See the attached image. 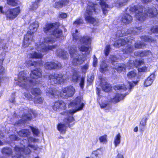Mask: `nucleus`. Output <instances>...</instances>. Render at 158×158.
I'll return each instance as SVG.
<instances>
[{
  "mask_svg": "<svg viewBox=\"0 0 158 158\" xmlns=\"http://www.w3.org/2000/svg\"><path fill=\"white\" fill-rule=\"evenodd\" d=\"M143 6L139 5L132 6L129 8H127L126 10L125 13L122 17V22L125 24L131 23L132 20V18L130 14L134 12L135 13V18L136 19L141 21H143L147 16H155L157 13L156 8L154 7L152 8L147 7L144 12H143Z\"/></svg>",
  "mask_w": 158,
  "mask_h": 158,
  "instance_id": "obj_1",
  "label": "nucleus"
},
{
  "mask_svg": "<svg viewBox=\"0 0 158 158\" xmlns=\"http://www.w3.org/2000/svg\"><path fill=\"white\" fill-rule=\"evenodd\" d=\"M55 41V39L53 38L52 36L44 38L36 47V50L39 52H32L30 53V57L32 58H41L43 57L41 53H46L49 50H52L56 47L57 46L56 45H50V44H52Z\"/></svg>",
  "mask_w": 158,
  "mask_h": 158,
  "instance_id": "obj_2",
  "label": "nucleus"
},
{
  "mask_svg": "<svg viewBox=\"0 0 158 158\" xmlns=\"http://www.w3.org/2000/svg\"><path fill=\"white\" fill-rule=\"evenodd\" d=\"M82 98L79 97L72 102L69 105L70 107L74 108L73 110H70L68 112H64V114L66 116V117L64 120L65 123L69 124V123L74 121V118L72 115L76 112L82 110L84 106V103L81 102Z\"/></svg>",
  "mask_w": 158,
  "mask_h": 158,
  "instance_id": "obj_3",
  "label": "nucleus"
},
{
  "mask_svg": "<svg viewBox=\"0 0 158 158\" xmlns=\"http://www.w3.org/2000/svg\"><path fill=\"white\" fill-rule=\"evenodd\" d=\"M73 39L75 41H78L80 45H78V48L81 51L85 52L86 54H89L91 50L89 44L91 42V38L89 36L81 37L78 34V31H75V33L72 34Z\"/></svg>",
  "mask_w": 158,
  "mask_h": 158,
  "instance_id": "obj_4",
  "label": "nucleus"
},
{
  "mask_svg": "<svg viewBox=\"0 0 158 158\" xmlns=\"http://www.w3.org/2000/svg\"><path fill=\"white\" fill-rule=\"evenodd\" d=\"M97 6V5H94L92 2H89L85 15V19L86 21L94 25H97L99 22L98 19L92 16V15L96 13V8Z\"/></svg>",
  "mask_w": 158,
  "mask_h": 158,
  "instance_id": "obj_5",
  "label": "nucleus"
},
{
  "mask_svg": "<svg viewBox=\"0 0 158 158\" xmlns=\"http://www.w3.org/2000/svg\"><path fill=\"white\" fill-rule=\"evenodd\" d=\"M39 27L38 23L37 21L32 23L28 28L27 34L24 35L23 46L24 48L27 47L33 40V34L37 30Z\"/></svg>",
  "mask_w": 158,
  "mask_h": 158,
  "instance_id": "obj_6",
  "label": "nucleus"
},
{
  "mask_svg": "<svg viewBox=\"0 0 158 158\" xmlns=\"http://www.w3.org/2000/svg\"><path fill=\"white\" fill-rule=\"evenodd\" d=\"M18 81V85L27 90L30 87L31 83L33 85L37 84L35 82H34L36 81H33V80H29L26 72L24 71H22L19 73Z\"/></svg>",
  "mask_w": 158,
  "mask_h": 158,
  "instance_id": "obj_7",
  "label": "nucleus"
},
{
  "mask_svg": "<svg viewBox=\"0 0 158 158\" xmlns=\"http://www.w3.org/2000/svg\"><path fill=\"white\" fill-rule=\"evenodd\" d=\"M129 37H125L124 39H120L116 41L114 44V46L119 48L121 46L124 45H127V47L123 50L124 54H129L135 50V48L131 45V41Z\"/></svg>",
  "mask_w": 158,
  "mask_h": 158,
  "instance_id": "obj_8",
  "label": "nucleus"
},
{
  "mask_svg": "<svg viewBox=\"0 0 158 158\" xmlns=\"http://www.w3.org/2000/svg\"><path fill=\"white\" fill-rule=\"evenodd\" d=\"M43 30L47 34H52L56 38H59L62 34V31L58 28L55 23L47 24L44 27Z\"/></svg>",
  "mask_w": 158,
  "mask_h": 158,
  "instance_id": "obj_9",
  "label": "nucleus"
},
{
  "mask_svg": "<svg viewBox=\"0 0 158 158\" xmlns=\"http://www.w3.org/2000/svg\"><path fill=\"white\" fill-rule=\"evenodd\" d=\"M69 50L70 55L73 58L72 63L75 66H78L82 64L84 60L81 56L79 55L76 50V48L74 45L69 47Z\"/></svg>",
  "mask_w": 158,
  "mask_h": 158,
  "instance_id": "obj_10",
  "label": "nucleus"
},
{
  "mask_svg": "<svg viewBox=\"0 0 158 158\" xmlns=\"http://www.w3.org/2000/svg\"><path fill=\"white\" fill-rule=\"evenodd\" d=\"M28 147L32 148L34 150H36L38 148L36 146L30 144H29L28 146H27L25 148H20L19 147L16 146L15 148V155L13 156L12 158H20L23 153L26 154L30 153L31 151L28 148Z\"/></svg>",
  "mask_w": 158,
  "mask_h": 158,
  "instance_id": "obj_11",
  "label": "nucleus"
},
{
  "mask_svg": "<svg viewBox=\"0 0 158 158\" xmlns=\"http://www.w3.org/2000/svg\"><path fill=\"white\" fill-rule=\"evenodd\" d=\"M69 78L67 75H62L61 74L53 73L48 77L49 82L51 84L53 85L58 83H61L64 82Z\"/></svg>",
  "mask_w": 158,
  "mask_h": 158,
  "instance_id": "obj_12",
  "label": "nucleus"
},
{
  "mask_svg": "<svg viewBox=\"0 0 158 158\" xmlns=\"http://www.w3.org/2000/svg\"><path fill=\"white\" fill-rule=\"evenodd\" d=\"M21 9L19 6L8 9L5 12L7 19L13 20L16 18L21 12Z\"/></svg>",
  "mask_w": 158,
  "mask_h": 158,
  "instance_id": "obj_13",
  "label": "nucleus"
},
{
  "mask_svg": "<svg viewBox=\"0 0 158 158\" xmlns=\"http://www.w3.org/2000/svg\"><path fill=\"white\" fill-rule=\"evenodd\" d=\"M142 30V28L141 27H136L134 28H131L130 29L127 31L125 32V31L122 30V31H118L116 34L117 36H122L127 35L129 34H134L136 32H137V30L138 31H141Z\"/></svg>",
  "mask_w": 158,
  "mask_h": 158,
  "instance_id": "obj_14",
  "label": "nucleus"
},
{
  "mask_svg": "<svg viewBox=\"0 0 158 158\" xmlns=\"http://www.w3.org/2000/svg\"><path fill=\"white\" fill-rule=\"evenodd\" d=\"M62 97L64 98H67L72 96L75 93V89L72 86L64 88L62 90Z\"/></svg>",
  "mask_w": 158,
  "mask_h": 158,
  "instance_id": "obj_15",
  "label": "nucleus"
},
{
  "mask_svg": "<svg viewBox=\"0 0 158 158\" xmlns=\"http://www.w3.org/2000/svg\"><path fill=\"white\" fill-rule=\"evenodd\" d=\"M44 67L46 69L51 70L61 68L62 65L60 63L48 62L45 63Z\"/></svg>",
  "mask_w": 158,
  "mask_h": 158,
  "instance_id": "obj_16",
  "label": "nucleus"
},
{
  "mask_svg": "<svg viewBox=\"0 0 158 158\" xmlns=\"http://www.w3.org/2000/svg\"><path fill=\"white\" fill-rule=\"evenodd\" d=\"M41 76V71L40 69H36L31 71L30 74V77L33 79H37Z\"/></svg>",
  "mask_w": 158,
  "mask_h": 158,
  "instance_id": "obj_17",
  "label": "nucleus"
},
{
  "mask_svg": "<svg viewBox=\"0 0 158 158\" xmlns=\"http://www.w3.org/2000/svg\"><path fill=\"white\" fill-rule=\"evenodd\" d=\"M38 141V140L37 139L33 138L32 137H30L28 139V140H27L26 139L22 140L21 141V147L20 148H25L27 146H28L29 144H30L29 143L30 142H36Z\"/></svg>",
  "mask_w": 158,
  "mask_h": 158,
  "instance_id": "obj_18",
  "label": "nucleus"
},
{
  "mask_svg": "<svg viewBox=\"0 0 158 158\" xmlns=\"http://www.w3.org/2000/svg\"><path fill=\"white\" fill-rule=\"evenodd\" d=\"M66 108V105L64 102L62 101H60L56 102L55 103L53 109L55 110H57L59 109L64 110Z\"/></svg>",
  "mask_w": 158,
  "mask_h": 158,
  "instance_id": "obj_19",
  "label": "nucleus"
},
{
  "mask_svg": "<svg viewBox=\"0 0 158 158\" xmlns=\"http://www.w3.org/2000/svg\"><path fill=\"white\" fill-rule=\"evenodd\" d=\"M100 85L102 89L106 92L110 91L111 89V85L106 82L104 78L101 79Z\"/></svg>",
  "mask_w": 158,
  "mask_h": 158,
  "instance_id": "obj_20",
  "label": "nucleus"
},
{
  "mask_svg": "<svg viewBox=\"0 0 158 158\" xmlns=\"http://www.w3.org/2000/svg\"><path fill=\"white\" fill-rule=\"evenodd\" d=\"M135 54L136 56L140 57H147L152 58V53L149 50H146L143 52H135Z\"/></svg>",
  "mask_w": 158,
  "mask_h": 158,
  "instance_id": "obj_21",
  "label": "nucleus"
},
{
  "mask_svg": "<svg viewBox=\"0 0 158 158\" xmlns=\"http://www.w3.org/2000/svg\"><path fill=\"white\" fill-rule=\"evenodd\" d=\"M98 1H100L99 2L101 6V7L104 14H106L108 13V11L112 7L110 6L106 3L103 0H97Z\"/></svg>",
  "mask_w": 158,
  "mask_h": 158,
  "instance_id": "obj_22",
  "label": "nucleus"
},
{
  "mask_svg": "<svg viewBox=\"0 0 158 158\" xmlns=\"http://www.w3.org/2000/svg\"><path fill=\"white\" fill-rule=\"evenodd\" d=\"M143 64V60L142 59L139 60H136L134 62L133 60H130L128 64H127V65H129V66H128L129 69L131 67L133 66H135L137 67L139 65H141Z\"/></svg>",
  "mask_w": 158,
  "mask_h": 158,
  "instance_id": "obj_23",
  "label": "nucleus"
},
{
  "mask_svg": "<svg viewBox=\"0 0 158 158\" xmlns=\"http://www.w3.org/2000/svg\"><path fill=\"white\" fill-rule=\"evenodd\" d=\"M155 74L152 73L146 79L144 82V85L146 86H148L151 85L155 79Z\"/></svg>",
  "mask_w": 158,
  "mask_h": 158,
  "instance_id": "obj_24",
  "label": "nucleus"
},
{
  "mask_svg": "<svg viewBox=\"0 0 158 158\" xmlns=\"http://www.w3.org/2000/svg\"><path fill=\"white\" fill-rule=\"evenodd\" d=\"M126 95V94L123 95L120 94H116L111 98V101L113 102L117 103L123 99Z\"/></svg>",
  "mask_w": 158,
  "mask_h": 158,
  "instance_id": "obj_25",
  "label": "nucleus"
},
{
  "mask_svg": "<svg viewBox=\"0 0 158 158\" xmlns=\"http://www.w3.org/2000/svg\"><path fill=\"white\" fill-rule=\"evenodd\" d=\"M100 105L101 108L104 109L106 110H109L111 108V106L108 103V101L105 100L104 99L102 100L101 102L100 103Z\"/></svg>",
  "mask_w": 158,
  "mask_h": 158,
  "instance_id": "obj_26",
  "label": "nucleus"
},
{
  "mask_svg": "<svg viewBox=\"0 0 158 158\" xmlns=\"http://www.w3.org/2000/svg\"><path fill=\"white\" fill-rule=\"evenodd\" d=\"M126 68V65L123 64H118L116 63V66L114 67V68L119 72L124 71L125 70Z\"/></svg>",
  "mask_w": 158,
  "mask_h": 158,
  "instance_id": "obj_27",
  "label": "nucleus"
},
{
  "mask_svg": "<svg viewBox=\"0 0 158 158\" xmlns=\"http://www.w3.org/2000/svg\"><path fill=\"white\" fill-rule=\"evenodd\" d=\"M56 53L57 56L62 57L64 59H66L68 56V54L66 52L60 49L57 50Z\"/></svg>",
  "mask_w": 158,
  "mask_h": 158,
  "instance_id": "obj_28",
  "label": "nucleus"
},
{
  "mask_svg": "<svg viewBox=\"0 0 158 158\" xmlns=\"http://www.w3.org/2000/svg\"><path fill=\"white\" fill-rule=\"evenodd\" d=\"M69 1L68 0H65L64 2H56L54 5V7L56 8H61L63 5H67L68 4Z\"/></svg>",
  "mask_w": 158,
  "mask_h": 158,
  "instance_id": "obj_29",
  "label": "nucleus"
},
{
  "mask_svg": "<svg viewBox=\"0 0 158 158\" xmlns=\"http://www.w3.org/2000/svg\"><path fill=\"white\" fill-rule=\"evenodd\" d=\"M121 135L120 133L117 134L114 139V143L115 147H117L121 142Z\"/></svg>",
  "mask_w": 158,
  "mask_h": 158,
  "instance_id": "obj_30",
  "label": "nucleus"
},
{
  "mask_svg": "<svg viewBox=\"0 0 158 158\" xmlns=\"http://www.w3.org/2000/svg\"><path fill=\"white\" fill-rule=\"evenodd\" d=\"M108 70V67L107 64L104 62H102L100 66V71L102 73H104Z\"/></svg>",
  "mask_w": 158,
  "mask_h": 158,
  "instance_id": "obj_31",
  "label": "nucleus"
},
{
  "mask_svg": "<svg viewBox=\"0 0 158 158\" xmlns=\"http://www.w3.org/2000/svg\"><path fill=\"white\" fill-rule=\"evenodd\" d=\"M8 5L11 6H15L19 4V2L18 0H6Z\"/></svg>",
  "mask_w": 158,
  "mask_h": 158,
  "instance_id": "obj_32",
  "label": "nucleus"
},
{
  "mask_svg": "<svg viewBox=\"0 0 158 158\" xmlns=\"http://www.w3.org/2000/svg\"><path fill=\"white\" fill-rule=\"evenodd\" d=\"M102 153V151L101 149H98L93 152L91 156L92 158H98V155L101 154Z\"/></svg>",
  "mask_w": 158,
  "mask_h": 158,
  "instance_id": "obj_33",
  "label": "nucleus"
},
{
  "mask_svg": "<svg viewBox=\"0 0 158 158\" xmlns=\"http://www.w3.org/2000/svg\"><path fill=\"white\" fill-rule=\"evenodd\" d=\"M50 89V90H49L50 92H49V91H48V90L47 91V95L49 97H50L51 98H52L53 97H55L54 96V93H55L56 95L57 96L61 95L60 92L58 90H56L55 92H53L52 89Z\"/></svg>",
  "mask_w": 158,
  "mask_h": 158,
  "instance_id": "obj_34",
  "label": "nucleus"
},
{
  "mask_svg": "<svg viewBox=\"0 0 158 158\" xmlns=\"http://www.w3.org/2000/svg\"><path fill=\"white\" fill-rule=\"evenodd\" d=\"M18 135L22 137H26L29 135L30 132L29 130L27 129H23L19 132H18Z\"/></svg>",
  "mask_w": 158,
  "mask_h": 158,
  "instance_id": "obj_35",
  "label": "nucleus"
},
{
  "mask_svg": "<svg viewBox=\"0 0 158 158\" xmlns=\"http://www.w3.org/2000/svg\"><path fill=\"white\" fill-rule=\"evenodd\" d=\"M2 152L3 154L10 156L12 154V150L10 148L6 147L3 148L2 149Z\"/></svg>",
  "mask_w": 158,
  "mask_h": 158,
  "instance_id": "obj_36",
  "label": "nucleus"
},
{
  "mask_svg": "<svg viewBox=\"0 0 158 158\" xmlns=\"http://www.w3.org/2000/svg\"><path fill=\"white\" fill-rule=\"evenodd\" d=\"M66 126L63 124L60 123L57 126L58 130L61 133H64L66 130Z\"/></svg>",
  "mask_w": 158,
  "mask_h": 158,
  "instance_id": "obj_37",
  "label": "nucleus"
},
{
  "mask_svg": "<svg viewBox=\"0 0 158 158\" xmlns=\"http://www.w3.org/2000/svg\"><path fill=\"white\" fill-rule=\"evenodd\" d=\"M128 0H120L116 4V7H122L125 5Z\"/></svg>",
  "mask_w": 158,
  "mask_h": 158,
  "instance_id": "obj_38",
  "label": "nucleus"
},
{
  "mask_svg": "<svg viewBox=\"0 0 158 158\" xmlns=\"http://www.w3.org/2000/svg\"><path fill=\"white\" fill-rule=\"evenodd\" d=\"M107 136L106 135L100 137L99 140L100 142L103 144L106 143L107 142Z\"/></svg>",
  "mask_w": 158,
  "mask_h": 158,
  "instance_id": "obj_39",
  "label": "nucleus"
},
{
  "mask_svg": "<svg viewBox=\"0 0 158 158\" xmlns=\"http://www.w3.org/2000/svg\"><path fill=\"white\" fill-rule=\"evenodd\" d=\"M114 88L115 90H125L127 89V88L124 85H116L114 86Z\"/></svg>",
  "mask_w": 158,
  "mask_h": 158,
  "instance_id": "obj_40",
  "label": "nucleus"
},
{
  "mask_svg": "<svg viewBox=\"0 0 158 158\" xmlns=\"http://www.w3.org/2000/svg\"><path fill=\"white\" fill-rule=\"evenodd\" d=\"M31 92L33 95L35 96L40 95L41 93L40 89L38 88L32 89L31 90Z\"/></svg>",
  "mask_w": 158,
  "mask_h": 158,
  "instance_id": "obj_41",
  "label": "nucleus"
},
{
  "mask_svg": "<svg viewBox=\"0 0 158 158\" xmlns=\"http://www.w3.org/2000/svg\"><path fill=\"white\" fill-rule=\"evenodd\" d=\"M26 65L28 67L32 66H36L37 64V62L35 61H32L31 60H27L26 62Z\"/></svg>",
  "mask_w": 158,
  "mask_h": 158,
  "instance_id": "obj_42",
  "label": "nucleus"
},
{
  "mask_svg": "<svg viewBox=\"0 0 158 158\" xmlns=\"http://www.w3.org/2000/svg\"><path fill=\"white\" fill-rule=\"evenodd\" d=\"M6 54L4 52H2L0 55V66H2V65L3 64V61L5 57Z\"/></svg>",
  "mask_w": 158,
  "mask_h": 158,
  "instance_id": "obj_43",
  "label": "nucleus"
},
{
  "mask_svg": "<svg viewBox=\"0 0 158 158\" xmlns=\"http://www.w3.org/2000/svg\"><path fill=\"white\" fill-rule=\"evenodd\" d=\"M136 76V73L134 71H131L128 73L127 74V76L128 78L131 79Z\"/></svg>",
  "mask_w": 158,
  "mask_h": 158,
  "instance_id": "obj_44",
  "label": "nucleus"
},
{
  "mask_svg": "<svg viewBox=\"0 0 158 158\" xmlns=\"http://www.w3.org/2000/svg\"><path fill=\"white\" fill-rule=\"evenodd\" d=\"M141 39L143 41H148L149 42H152L153 41V40L151 38H149L148 36H142L141 37Z\"/></svg>",
  "mask_w": 158,
  "mask_h": 158,
  "instance_id": "obj_45",
  "label": "nucleus"
},
{
  "mask_svg": "<svg viewBox=\"0 0 158 158\" xmlns=\"http://www.w3.org/2000/svg\"><path fill=\"white\" fill-rule=\"evenodd\" d=\"M145 46L144 44L142 43V42H140L139 43H136L135 44V48H142L144 46Z\"/></svg>",
  "mask_w": 158,
  "mask_h": 158,
  "instance_id": "obj_46",
  "label": "nucleus"
},
{
  "mask_svg": "<svg viewBox=\"0 0 158 158\" xmlns=\"http://www.w3.org/2000/svg\"><path fill=\"white\" fill-rule=\"evenodd\" d=\"M78 77L77 72L76 71H74L72 77L73 80L74 81H76L78 79Z\"/></svg>",
  "mask_w": 158,
  "mask_h": 158,
  "instance_id": "obj_47",
  "label": "nucleus"
},
{
  "mask_svg": "<svg viewBox=\"0 0 158 158\" xmlns=\"http://www.w3.org/2000/svg\"><path fill=\"white\" fill-rule=\"evenodd\" d=\"M149 69L148 68L145 66H143L138 69V71L140 72H144L148 71Z\"/></svg>",
  "mask_w": 158,
  "mask_h": 158,
  "instance_id": "obj_48",
  "label": "nucleus"
},
{
  "mask_svg": "<svg viewBox=\"0 0 158 158\" xmlns=\"http://www.w3.org/2000/svg\"><path fill=\"white\" fill-rule=\"evenodd\" d=\"M110 45H107L104 50L105 54L107 56L108 55L110 49Z\"/></svg>",
  "mask_w": 158,
  "mask_h": 158,
  "instance_id": "obj_49",
  "label": "nucleus"
},
{
  "mask_svg": "<svg viewBox=\"0 0 158 158\" xmlns=\"http://www.w3.org/2000/svg\"><path fill=\"white\" fill-rule=\"evenodd\" d=\"M151 32L150 34L152 33H158V26H156L153 27L151 29Z\"/></svg>",
  "mask_w": 158,
  "mask_h": 158,
  "instance_id": "obj_50",
  "label": "nucleus"
},
{
  "mask_svg": "<svg viewBox=\"0 0 158 158\" xmlns=\"http://www.w3.org/2000/svg\"><path fill=\"white\" fill-rule=\"evenodd\" d=\"M38 4L37 2H33L31 6L30 9L33 10H35L36 9L38 8Z\"/></svg>",
  "mask_w": 158,
  "mask_h": 158,
  "instance_id": "obj_51",
  "label": "nucleus"
},
{
  "mask_svg": "<svg viewBox=\"0 0 158 158\" xmlns=\"http://www.w3.org/2000/svg\"><path fill=\"white\" fill-rule=\"evenodd\" d=\"M83 23V20L80 18L77 19L74 23V24L75 25H80L82 24Z\"/></svg>",
  "mask_w": 158,
  "mask_h": 158,
  "instance_id": "obj_52",
  "label": "nucleus"
},
{
  "mask_svg": "<svg viewBox=\"0 0 158 158\" xmlns=\"http://www.w3.org/2000/svg\"><path fill=\"white\" fill-rule=\"evenodd\" d=\"M89 66L88 65V64H86L84 66H82L81 68V69L82 71V72L85 73L86 72V70L88 69Z\"/></svg>",
  "mask_w": 158,
  "mask_h": 158,
  "instance_id": "obj_53",
  "label": "nucleus"
},
{
  "mask_svg": "<svg viewBox=\"0 0 158 158\" xmlns=\"http://www.w3.org/2000/svg\"><path fill=\"white\" fill-rule=\"evenodd\" d=\"M148 120L147 118H143L140 122V124L143 126H145L146 124L147 121Z\"/></svg>",
  "mask_w": 158,
  "mask_h": 158,
  "instance_id": "obj_54",
  "label": "nucleus"
},
{
  "mask_svg": "<svg viewBox=\"0 0 158 158\" xmlns=\"http://www.w3.org/2000/svg\"><path fill=\"white\" fill-rule=\"evenodd\" d=\"M31 119V115L29 114L27 115H25L24 116H22V119L23 121L26 120L27 119L30 120Z\"/></svg>",
  "mask_w": 158,
  "mask_h": 158,
  "instance_id": "obj_55",
  "label": "nucleus"
},
{
  "mask_svg": "<svg viewBox=\"0 0 158 158\" xmlns=\"http://www.w3.org/2000/svg\"><path fill=\"white\" fill-rule=\"evenodd\" d=\"M31 129L34 134L35 135H37L38 134L39 131L38 129L34 127H31Z\"/></svg>",
  "mask_w": 158,
  "mask_h": 158,
  "instance_id": "obj_56",
  "label": "nucleus"
},
{
  "mask_svg": "<svg viewBox=\"0 0 158 158\" xmlns=\"http://www.w3.org/2000/svg\"><path fill=\"white\" fill-rule=\"evenodd\" d=\"M34 102L36 103L41 104L43 102V99L41 98H37L34 100Z\"/></svg>",
  "mask_w": 158,
  "mask_h": 158,
  "instance_id": "obj_57",
  "label": "nucleus"
},
{
  "mask_svg": "<svg viewBox=\"0 0 158 158\" xmlns=\"http://www.w3.org/2000/svg\"><path fill=\"white\" fill-rule=\"evenodd\" d=\"M94 79L93 75H89L88 76L87 81L90 83H91Z\"/></svg>",
  "mask_w": 158,
  "mask_h": 158,
  "instance_id": "obj_58",
  "label": "nucleus"
},
{
  "mask_svg": "<svg viewBox=\"0 0 158 158\" xmlns=\"http://www.w3.org/2000/svg\"><path fill=\"white\" fill-rule=\"evenodd\" d=\"M10 139L12 141L13 140H18L19 139V138L15 135H12L10 136Z\"/></svg>",
  "mask_w": 158,
  "mask_h": 158,
  "instance_id": "obj_59",
  "label": "nucleus"
},
{
  "mask_svg": "<svg viewBox=\"0 0 158 158\" xmlns=\"http://www.w3.org/2000/svg\"><path fill=\"white\" fill-rule=\"evenodd\" d=\"M138 82V81H134L132 82H129L128 84H129V86L130 87V89L131 88L134 86V85H136Z\"/></svg>",
  "mask_w": 158,
  "mask_h": 158,
  "instance_id": "obj_60",
  "label": "nucleus"
},
{
  "mask_svg": "<svg viewBox=\"0 0 158 158\" xmlns=\"http://www.w3.org/2000/svg\"><path fill=\"white\" fill-rule=\"evenodd\" d=\"M85 79V78L84 77H82L81 78L80 85L82 89L83 88L84 86Z\"/></svg>",
  "mask_w": 158,
  "mask_h": 158,
  "instance_id": "obj_61",
  "label": "nucleus"
},
{
  "mask_svg": "<svg viewBox=\"0 0 158 158\" xmlns=\"http://www.w3.org/2000/svg\"><path fill=\"white\" fill-rule=\"evenodd\" d=\"M110 59L113 62L117 61L118 60V59L115 56H111L110 57Z\"/></svg>",
  "mask_w": 158,
  "mask_h": 158,
  "instance_id": "obj_62",
  "label": "nucleus"
},
{
  "mask_svg": "<svg viewBox=\"0 0 158 158\" xmlns=\"http://www.w3.org/2000/svg\"><path fill=\"white\" fill-rule=\"evenodd\" d=\"M94 60L93 61V66L94 67L97 66V59L95 55L94 56Z\"/></svg>",
  "mask_w": 158,
  "mask_h": 158,
  "instance_id": "obj_63",
  "label": "nucleus"
},
{
  "mask_svg": "<svg viewBox=\"0 0 158 158\" xmlns=\"http://www.w3.org/2000/svg\"><path fill=\"white\" fill-rule=\"evenodd\" d=\"M24 96L28 100H32V98L31 94L28 93H25Z\"/></svg>",
  "mask_w": 158,
  "mask_h": 158,
  "instance_id": "obj_64",
  "label": "nucleus"
}]
</instances>
